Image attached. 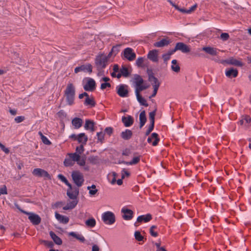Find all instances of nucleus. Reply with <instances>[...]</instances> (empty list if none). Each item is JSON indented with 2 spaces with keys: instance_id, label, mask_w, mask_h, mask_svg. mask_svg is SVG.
Masks as SVG:
<instances>
[{
  "instance_id": "53",
  "label": "nucleus",
  "mask_w": 251,
  "mask_h": 251,
  "mask_svg": "<svg viewBox=\"0 0 251 251\" xmlns=\"http://www.w3.org/2000/svg\"><path fill=\"white\" fill-rule=\"evenodd\" d=\"M229 37L228 34L226 32H222L220 36V38L223 41H226Z\"/></svg>"
},
{
  "instance_id": "44",
  "label": "nucleus",
  "mask_w": 251,
  "mask_h": 251,
  "mask_svg": "<svg viewBox=\"0 0 251 251\" xmlns=\"http://www.w3.org/2000/svg\"><path fill=\"white\" fill-rule=\"evenodd\" d=\"M149 80L150 82H153L154 84H152V85H157L158 84L159 87L160 86V83L159 82L158 79L154 75H151V76H150V78H149Z\"/></svg>"
},
{
  "instance_id": "24",
  "label": "nucleus",
  "mask_w": 251,
  "mask_h": 251,
  "mask_svg": "<svg viewBox=\"0 0 251 251\" xmlns=\"http://www.w3.org/2000/svg\"><path fill=\"white\" fill-rule=\"evenodd\" d=\"M140 125L139 127L141 128L146 124L147 122V117L146 112L145 110L142 111L139 115Z\"/></svg>"
},
{
  "instance_id": "54",
  "label": "nucleus",
  "mask_w": 251,
  "mask_h": 251,
  "mask_svg": "<svg viewBox=\"0 0 251 251\" xmlns=\"http://www.w3.org/2000/svg\"><path fill=\"white\" fill-rule=\"evenodd\" d=\"M57 177L65 184L68 182V180L67 179V178L62 174H59L57 176Z\"/></svg>"
},
{
  "instance_id": "16",
  "label": "nucleus",
  "mask_w": 251,
  "mask_h": 251,
  "mask_svg": "<svg viewBox=\"0 0 251 251\" xmlns=\"http://www.w3.org/2000/svg\"><path fill=\"white\" fill-rule=\"evenodd\" d=\"M154 139V141L152 143L153 146H156L158 145L160 138H159L158 134L155 132H153L151 134L150 137H149L147 141L149 143H151L152 141V139Z\"/></svg>"
},
{
  "instance_id": "22",
  "label": "nucleus",
  "mask_w": 251,
  "mask_h": 251,
  "mask_svg": "<svg viewBox=\"0 0 251 251\" xmlns=\"http://www.w3.org/2000/svg\"><path fill=\"white\" fill-rule=\"evenodd\" d=\"M77 199V198H76L75 199H72V201L68 202L66 206H64L63 209L65 210H67L74 208L78 202Z\"/></svg>"
},
{
  "instance_id": "37",
  "label": "nucleus",
  "mask_w": 251,
  "mask_h": 251,
  "mask_svg": "<svg viewBox=\"0 0 251 251\" xmlns=\"http://www.w3.org/2000/svg\"><path fill=\"white\" fill-rule=\"evenodd\" d=\"M156 111L157 108H156L153 111L149 113V120L150 122V124L154 125L155 116Z\"/></svg>"
},
{
  "instance_id": "14",
  "label": "nucleus",
  "mask_w": 251,
  "mask_h": 251,
  "mask_svg": "<svg viewBox=\"0 0 251 251\" xmlns=\"http://www.w3.org/2000/svg\"><path fill=\"white\" fill-rule=\"evenodd\" d=\"M176 50H180L183 53H188L190 51V48L188 46L182 42H178L176 45Z\"/></svg>"
},
{
  "instance_id": "55",
  "label": "nucleus",
  "mask_w": 251,
  "mask_h": 251,
  "mask_svg": "<svg viewBox=\"0 0 251 251\" xmlns=\"http://www.w3.org/2000/svg\"><path fill=\"white\" fill-rule=\"evenodd\" d=\"M154 126V125L150 124L149 128L145 133V136H148L151 133V132L153 130Z\"/></svg>"
},
{
  "instance_id": "33",
  "label": "nucleus",
  "mask_w": 251,
  "mask_h": 251,
  "mask_svg": "<svg viewBox=\"0 0 251 251\" xmlns=\"http://www.w3.org/2000/svg\"><path fill=\"white\" fill-rule=\"evenodd\" d=\"M120 72L125 77H128L130 75V72H129L128 69L124 65H123L120 70Z\"/></svg>"
},
{
  "instance_id": "64",
  "label": "nucleus",
  "mask_w": 251,
  "mask_h": 251,
  "mask_svg": "<svg viewBox=\"0 0 251 251\" xmlns=\"http://www.w3.org/2000/svg\"><path fill=\"white\" fill-rule=\"evenodd\" d=\"M244 120L246 121V123H251V118L248 115H245L244 116Z\"/></svg>"
},
{
  "instance_id": "13",
  "label": "nucleus",
  "mask_w": 251,
  "mask_h": 251,
  "mask_svg": "<svg viewBox=\"0 0 251 251\" xmlns=\"http://www.w3.org/2000/svg\"><path fill=\"white\" fill-rule=\"evenodd\" d=\"M152 219V216L151 214H147L146 215H142L138 216L137 218V222L135 223L134 226H138L137 223H141L142 222L147 223Z\"/></svg>"
},
{
  "instance_id": "23",
  "label": "nucleus",
  "mask_w": 251,
  "mask_h": 251,
  "mask_svg": "<svg viewBox=\"0 0 251 251\" xmlns=\"http://www.w3.org/2000/svg\"><path fill=\"white\" fill-rule=\"evenodd\" d=\"M55 217L61 223L66 224L69 222V218L68 217L60 215L57 212L55 213Z\"/></svg>"
},
{
  "instance_id": "29",
  "label": "nucleus",
  "mask_w": 251,
  "mask_h": 251,
  "mask_svg": "<svg viewBox=\"0 0 251 251\" xmlns=\"http://www.w3.org/2000/svg\"><path fill=\"white\" fill-rule=\"evenodd\" d=\"M135 89L139 87L141 84L144 83V80L141 75L138 74L134 75V76Z\"/></svg>"
},
{
  "instance_id": "60",
  "label": "nucleus",
  "mask_w": 251,
  "mask_h": 251,
  "mask_svg": "<svg viewBox=\"0 0 251 251\" xmlns=\"http://www.w3.org/2000/svg\"><path fill=\"white\" fill-rule=\"evenodd\" d=\"M106 87H111V84L108 82H104L101 84L100 89H105Z\"/></svg>"
},
{
  "instance_id": "42",
  "label": "nucleus",
  "mask_w": 251,
  "mask_h": 251,
  "mask_svg": "<svg viewBox=\"0 0 251 251\" xmlns=\"http://www.w3.org/2000/svg\"><path fill=\"white\" fill-rule=\"evenodd\" d=\"M99 157L98 156H90L88 158L89 162L93 164H96L98 162Z\"/></svg>"
},
{
  "instance_id": "59",
  "label": "nucleus",
  "mask_w": 251,
  "mask_h": 251,
  "mask_svg": "<svg viewBox=\"0 0 251 251\" xmlns=\"http://www.w3.org/2000/svg\"><path fill=\"white\" fill-rule=\"evenodd\" d=\"M7 188L5 185H3L2 187L0 188V196L1 195L7 194Z\"/></svg>"
},
{
  "instance_id": "51",
  "label": "nucleus",
  "mask_w": 251,
  "mask_h": 251,
  "mask_svg": "<svg viewBox=\"0 0 251 251\" xmlns=\"http://www.w3.org/2000/svg\"><path fill=\"white\" fill-rule=\"evenodd\" d=\"M42 142L47 145H50L51 144V142L45 136H42Z\"/></svg>"
},
{
  "instance_id": "63",
  "label": "nucleus",
  "mask_w": 251,
  "mask_h": 251,
  "mask_svg": "<svg viewBox=\"0 0 251 251\" xmlns=\"http://www.w3.org/2000/svg\"><path fill=\"white\" fill-rule=\"evenodd\" d=\"M162 58L164 60V61L165 62L170 59V55L168 53L163 54L162 55Z\"/></svg>"
},
{
  "instance_id": "43",
  "label": "nucleus",
  "mask_w": 251,
  "mask_h": 251,
  "mask_svg": "<svg viewBox=\"0 0 251 251\" xmlns=\"http://www.w3.org/2000/svg\"><path fill=\"white\" fill-rule=\"evenodd\" d=\"M157 228L156 226H152L150 228V233L153 237H157L158 236L157 232L154 231V229Z\"/></svg>"
},
{
  "instance_id": "6",
  "label": "nucleus",
  "mask_w": 251,
  "mask_h": 251,
  "mask_svg": "<svg viewBox=\"0 0 251 251\" xmlns=\"http://www.w3.org/2000/svg\"><path fill=\"white\" fill-rule=\"evenodd\" d=\"M34 176L38 177H43L45 179H51V176L45 170L40 168L34 169L32 172Z\"/></svg>"
},
{
  "instance_id": "32",
  "label": "nucleus",
  "mask_w": 251,
  "mask_h": 251,
  "mask_svg": "<svg viewBox=\"0 0 251 251\" xmlns=\"http://www.w3.org/2000/svg\"><path fill=\"white\" fill-rule=\"evenodd\" d=\"M68 235L69 236L74 237L76 239L79 240L82 243H84L85 241V239L83 236L79 234H77L75 232H70L69 233Z\"/></svg>"
},
{
  "instance_id": "4",
  "label": "nucleus",
  "mask_w": 251,
  "mask_h": 251,
  "mask_svg": "<svg viewBox=\"0 0 251 251\" xmlns=\"http://www.w3.org/2000/svg\"><path fill=\"white\" fill-rule=\"evenodd\" d=\"M66 185L68 187L66 194L70 199H75L79 195V191L78 187L73 188L72 184L68 181Z\"/></svg>"
},
{
  "instance_id": "8",
  "label": "nucleus",
  "mask_w": 251,
  "mask_h": 251,
  "mask_svg": "<svg viewBox=\"0 0 251 251\" xmlns=\"http://www.w3.org/2000/svg\"><path fill=\"white\" fill-rule=\"evenodd\" d=\"M25 215L28 216V219L33 225H38L41 223V218L38 214L27 212Z\"/></svg>"
},
{
  "instance_id": "50",
  "label": "nucleus",
  "mask_w": 251,
  "mask_h": 251,
  "mask_svg": "<svg viewBox=\"0 0 251 251\" xmlns=\"http://www.w3.org/2000/svg\"><path fill=\"white\" fill-rule=\"evenodd\" d=\"M97 136H98V140L102 143L104 140V134L102 132H100L97 133Z\"/></svg>"
},
{
  "instance_id": "1",
  "label": "nucleus",
  "mask_w": 251,
  "mask_h": 251,
  "mask_svg": "<svg viewBox=\"0 0 251 251\" xmlns=\"http://www.w3.org/2000/svg\"><path fill=\"white\" fill-rule=\"evenodd\" d=\"M75 87L73 83L68 84L66 89L65 90V95L67 104L72 105L74 103L75 96Z\"/></svg>"
},
{
  "instance_id": "61",
  "label": "nucleus",
  "mask_w": 251,
  "mask_h": 251,
  "mask_svg": "<svg viewBox=\"0 0 251 251\" xmlns=\"http://www.w3.org/2000/svg\"><path fill=\"white\" fill-rule=\"evenodd\" d=\"M24 116H18L15 118V121L17 123H20L25 120Z\"/></svg>"
},
{
  "instance_id": "31",
  "label": "nucleus",
  "mask_w": 251,
  "mask_h": 251,
  "mask_svg": "<svg viewBox=\"0 0 251 251\" xmlns=\"http://www.w3.org/2000/svg\"><path fill=\"white\" fill-rule=\"evenodd\" d=\"M135 95L136 96L137 100L141 105L146 107L149 105L148 103L147 102L146 99L144 98L140 94L135 93Z\"/></svg>"
},
{
  "instance_id": "48",
  "label": "nucleus",
  "mask_w": 251,
  "mask_h": 251,
  "mask_svg": "<svg viewBox=\"0 0 251 251\" xmlns=\"http://www.w3.org/2000/svg\"><path fill=\"white\" fill-rule=\"evenodd\" d=\"M84 145L81 144L79 146L76 147L75 149L76 152H77L79 154H80L82 153H83V152L84 151Z\"/></svg>"
},
{
  "instance_id": "12",
  "label": "nucleus",
  "mask_w": 251,
  "mask_h": 251,
  "mask_svg": "<svg viewBox=\"0 0 251 251\" xmlns=\"http://www.w3.org/2000/svg\"><path fill=\"white\" fill-rule=\"evenodd\" d=\"M75 73H78L79 72H88L89 73L92 72V66L91 64L88 63L86 65H82L77 67L75 69Z\"/></svg>"
},
{
  "instance_id": "36",
  "label": "nucleus",
  "mask_w": 251,
  "mask_h": 251,
  "mask_svg": "<svg viewBox=\"0 0 251 251\" xmlns=\"http://www.w3.org/2000/svg\"><path fill=\"white\" fill-rule=\"evenodd\" d=\"M96 222L94 218H91L85 221L86 225L89 227H93L96 226Z\"/></svg>"
},
{
  "instance_id": "2",
  "label": "nucleus",
  "mask_w": 251,
  "mask_h": 251,
  "mask_svg": "<svg viewBox=\"0 0 251 251\" xmlns=\"http://www.w3.org/2000/svg\"><path fill=\"white\" fill-rule=\"evenodd\" d=\"M107 63L106 55L104 54H100L96 56L95 64L97 70H103L107 65Z\"/></svg>"
},
{
  "instance_id": "38",
  "label": "nucleus",
  "mask_w": 251,
  "mask_h": 251,
  "mask_svg": "<svg viewBox=\"0 0 251 251\" xmlns=\"http://www.w3.org/2000/svg\"><path fill=\"white\" fill-rule=\"evenodd\" d=\"M84 104L86 105H90L91 107H94L96 105V102L93 99H90L88 97L86 98Z\"/></svg>"
},
{
  "instance_id": "45",
  "label": "nucleus",
  "mask_w": 251,
  "mask_h": 251,
  "mask_svg": "<svg viewBox=\"0 0 251 251\" xmlns=\"http://www.w3.org/2000/svg\"><path fill=\"white\" fill-rule=\"evenodd\" d=\"M144 61V58L142 57H140L137 58L136 61V65L138 67H144L143 63Z\"/></svg>"
},
{
  "instance_id": "58",
  "label": "nucleus",
  "mask_w": 251,
  "mask_h": 251,
  "mask_svg": "<svg viewBox=\"0 0 251 251\" xmlns=\"http://www.w3.org/2000/svg\"><path fill=\"white\" fill-rule=\"evenodd\" d=\"M171 69L172 70L176 72V73H178L180 72V68L178 64L175 65H172L171 66Z\"/></svg>"
},
{
  "instance_id": "25",
  "label": "nucleus",
  "mask_w": 251,
  "mask_h": 251,
  "mask_svg": "<svg viewBox=\"0 0 251 251\" xmlns=\"http://www.w3.org/2000/svg\"><path fill=\"white\" fill-rule=\"evenodd\" d=\"M132 134L131 130L126 129L125 131L122 132L121 137L125 140H128L131 138Z\"/></svg>"
},
{
  "instance_id": "39",
  "label": "nucleus",
  "mask_w": 251,
  "mask_h": 251,
  "mask_svg": "<svg viewBox=\"0 0 251 251\" xmlns=\"http://www.w3.org/2000/svg\"><path fill=\"white\" fill-rule=\"evenodd\" d=\"M134 237L135 240L137 241H144V237L141 235V232L139 231H136L134 232Z\"/></svg>"
},
{
  "instance_id": "3",
  "label": "nucleus",
  "mask_w": 251,
  "mask_h": 251,
  "mask_svg": "<svg viewBox=\"0 0 251 251\" xmlns=\"http://www.w3.org/2000/svg\"><path fill=\"white\" fill-rule=\"evenodd\" d=\"M74 183L78 188L81 187L84 181V179L82 174L78 171H74L71 175Z\"/></svg>"
},
{
  "instance_id": "10",
  "label": "nucleus",
  "mask_w": 251,
  "mask_h": 251,
  "mask_svg": "<svg viewBox=\"0 0 251 251\" xmlns=\"http://www.w3.org/2000/svg\"><path fill=\"white\" fill-rule=\"evenodd\" d=\"M96 83L92 78H88L86 84L83 86L84 89L86 91L92 92L96 89Z\"/></svg>"
},
{
  "instance_id": "11",
  "label": "nucleus",
  "mask_w": 251,
  "mask_h": 251,
  "mask_svg": "<svg viewBox=\"0 0 251 251\" xmlns=\"http://www.w3.org/2000/svg\"><path fill=\"white\" fill-rule=\"evenodd\" d=\"M121 212L123 214L122 218L125 220H130L133 217V212L131 209L123 207L121 210Z\"/></svg>"
},
{
  "instance_id": "19",
  "label": "nucleus",
  "mask_w": 251,
  "mask_h": 251,
  "mask_svg": "<svg viewBox=\"0 0 251 251\" xmlns=\"http://www.w3.org/2000/svg\"><path fill=\"white\" fill-rule=\"evenodd\" d=\"M122 121L126 127L131 126L134 122L133 117L129 115L127 117L123 116L122 118Z\"/></svg>"
},
{
  "instance_id": "20",
  "label": "nucleus",
  "mask_w": 251,
  "mask_h": 251,
  "mask_svg": "<svg viewBox=\"0 0 251 251\" xmlns=\"http://www.w3.org/2000/svg\"><path fill=\"white\" fill-rule=\"evenodd\" d=\"M95 123L91 120H86L84 128L86 130H90L91 132H94L96 129L95 128Z\"/></svg>"
},
{
  "instance_id": "5",
  "label": "nucleus",
  "mask_w": 251,
  "mask_h": 251,
  "mask_svg": "<svg viewBox=\"0 0 251 251\" xmlns=\"http://www.w3.org/2000/svg\"><path fill=\"white\" fill-rule=\"evenodd\" d=\"M103 222L107 225H112L115 222V216L114 214L111 211H106L102 214Z\"/></svg>"
},
{
  "instance_id": "18",
  "label": "nucleus",
  "mask_w": 251,
  "mask_h": 251,
  "mask_svg": "<svg viewBox=\"0 0 251 251\" xmlns=\"http://www.w3.org/2000/svg\"><path fill=\"white\" fill-rule=\"evenodd\" d=\"M157 52L156 50H150L147 55L148 58L153 62H157L158 61Z\"/></svg>"
},
{
  "instance_id": "62",
  "label": "nucleus",
  "mask_w": 251,
  "mask_h": 251,
  "mask_svg": "<svg viewBox=\"0 0 251 251\" xmlns=\"http://www.w3.org/2000/svg\"><path fill=\"white\" fill-rule=\"evenodd\" d=\"M176 9L178 11H179L180 12H182L183 13H187V14H188V9H185V8H180L178 5L176 7Z\"/></svg>"
},
{
  "instance_id": "47",
  "label": "nucleus",
  "mask_w": 251,
  "mask_h": 251,
  "mask_svg": "<svg viewBox=\"0 0 251 251\" xmlns=\"http://www.w3.org/2000/svg\"><path fill=\"white\" fill-rule=\"evenodd\" d=\"M153 93H152V95L149 97V99H151V98L154 97L156 96V95L157 93V91L159 88L158 84L157 85H153Z\"/></svg>"
},
{
  "instance_id": "40",
  "label": "nucleus",
  "mask_w": 251,
  "mask_h": 251,
  "mask_svg": "<svg viewBox=\"0 0 251 251\" xmlns=\"http://www.w3.org/2000/svg\"><path fill=\"white\" fill-rule=\"evenodd\" d=\"M141 155H139L138 156L134 157L132 159L128 162V165H133L137 164L140 160Z\"/></svg>"
},
{
  "instance_id": "17",
  "label": "nucleus",
  "mask_w": 251,
  "mask_h": 251,
  "mask_svg": "<svg viewBox=\"0 0 251 251\" xmlns=\"http://www.w3.org/2000/svg\"><path fill=\"white\" fill-rule=\"evenodd\" d=\"M225 62L228 64L233 65L236 66L242 67L243 66L242 62L233 58V57H231L227 60H223L221 62L222 63H224Z\"/></svg>"
},
{
  "instance_id": "30",
  "label": "nucleus",
  "mask_w": 251,
  "mask_h": 251,
  "mask_svg": "<svg viewBox=\"0 0 251 251\" xmlns=\"http://www.w3.org/2000/svg\"><path fill=\"white\" fill-rule=\"evenodd\" d=\"M170 43V41L167 40V38H163L160 41L155 42L154 46L156 47L160 48L167 46Z\"/></svg>"
},
{
  "instance_id": "15",
  "label": "nucleus",
  "mask_w": 251,
  "mask_h": 251,
  "mask_svg": "<svg viewBox=\"0 0 251 251\" xmlns=\"http://www.w3.org/2000/svg\"><path fill=\"white\" fill-rule=\"evenodd\" d=\"M225 74L228 78H232L237 76L238 71L234 68H229L226 70Z\"/></svg>"
},
{
  "instance_id": "27",
  "label": "nucleus",
  "mask_w": 251,
  "mask_h": 251,
  "mask_svg": "<svg viewBox=\"0 0 251 251\" xmlns=\"http://www.w3.org/2000/svg\"><path fill=\"white\" fill-rule=\"evenodd\" d=\"M72 124L74 126L75 128L78 129L82 126L83 121L79 118L75 117L72 120Z\"/></svg>"
},
{
  "instance_id": "9",
  "label": "nucleus",
  "mask_w": 251,
  "mask_h": 251,
  "mask_svg": "<svg viewBox=\"0 0 251 251\" xmlns=\"http://www.w3.org/2000/svg\"><path fill=\"white\" fill-rule=\"evenodd\" d=\"M123 54L124 57L130 61L133 60L136 58L135 53L130 48H126L123 51Z\"/></svg>"
},
{
  "instance_id": "52",
  "label": "nucleus",
  "mask_w": 251,
  "mask_h": 251,
  "mask_svg": "<svg viewBox=\"0 0 251 251\" xmlns=\"http://www.w3.org/2000/svg\"><path fill=\"white\" fill-rule=\"evenodd\" d=\"M85 159H86L85 156H82V157H81V158L80 159L79 161H77L76 162L77 164H78L79 165L81 166H85Z\"/></svg>"
},
{
  "instance_id": "46",
  "label": "nucleus",
  "mask_w": 251,
  "mask_h": 251,
  "mask_svg": "<svg viewBox=\"0 0 251 251\" xmlns=\"http://www.w3.org/2000/svg\"><path fill=\"white\" fill-rule=\"evenodd\" d=\"M121 46V45H117L112 48L111 50L114 53V56H116V55L119 52Z\"/></svg>"
},
{
  "instance_id": "35",
  "label": "nucleus",
  "mask_w": 251,
  "mask_h": 251,
  "mask_svg": "<svg viewBox=\"0 0 251 251\" xmlns=\"http://www.w3.org/2000/svg\"><path fill=\"white\" fill-rule=\"evenodd\" d=\"M68 155L71 158L73 161L77 162V161H79L80 159L81 158L80 154L76 152L75 153H68Z\"/></svg>"
},
{
  "instance_id": "7",
  "label": "nucleus",
  "mask_w": 251,
  "mask_h": 251,
  "mask_svg": "<svg viewBox=\"0 0 251 251\" xmlns=\"http://www.w3.org/2000/svg\"><path fill=\"white\" fill-rule=\"evenodd\" d=\"M128 86L126 84H120L116 87L117 93L121 97H127L128 95Z\"/></svg>"
},
{
  "instance_id": "57",
  "label": "nucleus",
  "mask_w": 251,
  "mask_h": 251,
  "mask_svg": "<svg viewBox=\"0 0 251 251\" xmlns=\"http://www.w3.org/2000/svg\"><path fill=\"white\" fill-rule=\"evenodd\" d=\"M131 153V150L128 148H126L123 151L122 155L124 156H129Z\"/></svg>"
},
{
  "instance_id": "26",
  "label": "nucleus",
  "mask_w": 251,
  "mask_h": 251,
  "mask_svg": "<svg viewBox=\"0 0 251 251\" xmlns=\"http://www.w3.org/2000/svg\"><path fill=\"white\" fill-rule=\"evenodd\" d=\"M76 141L81 144L86 145L88 141V137L84 133H81L77 135Z\"/></svg>"
},
{
  "instance_id": "21",
  "label": "nucleus",
  "mask_w": 251,
  "mask_h": 251,
  "mask_svg": "<svg viewBox=\"0 0 251 251\" xmlns=\"http://www.w3.org/2000/svg\"><path fill=\"white\" fill-rule=\"evenodd\" d=\"M201 50L205 51L207 54L214 56L217 55V49L211 47L205 46L201 49Z\"/></svg>"
},
{
  "instance_id": "49",
  "label": "nucleus",
  "mask_w": 251,
  "mask_h": 251,
  "mask_svg": "<svg viewBox=\"0 0 251 251\" xmlns=\"http://www.w3.org/2000/svg\"><path fill=\"white\" fill-rule=\"evenodd\" d=\"M41 243H44V245L49 248H52L54 246V244L52 242L49 241L47 240H41Z\"/></svg>"
},
{
  "instance_id": "56",
  "label": "nucleus",
  "mask_w": 251,
  "mask_h": 251,
  "mask_svg": "<svg viewBox=\"0 0 251 251\" xmlns=\"http://www.w3.org/2000/svg\"><path fill=\"white\" fill-rule=\"evenodd\" d=\"M113 132V129L111 127H106L104 129V132L110 136Z\"/></svg>"
},
{
  "instance_id": "28",
  "label": "nucleus",
  "mask_w": 251,
  "mask_h": 251,
  "mask_svg": "<svg viewBox=\"0 0 251 251\" xmlns=\"http://www.w3.org/2000/svg\"><path fill=\"white\" fill-rule=\"evenodd\" d=\"M50 235L51 239L53 240V242L56 245H60L62 244V241L61 239L57 236L52 231H50Z\"/></svg>"
},
{
  "instance_id": "41",
  "label": "nucleus",
  "mask_w": 251,
  "mask_h": 251,
  "mask_svg": "<svg viewBox=\"0 0 251 251\" xmlns=\"http://www.w3.org/2000/svg\"><path fill=\"white\" fill-rule=\"evenodd\" d=\"M63 163L65 167L72 166L74 164V163L70 157L69 158H65Z\"/></svg>"
},
{
  "instance_id": "34",
  "label": "nucleus",
  "mask_w": 251,
  "mask_h": 251,
  "mask_svg": "<svg viewBox=\"0 0 251 251\" xmlns=\"http://www.w3.org/2000/svg\"><path fill=\"white\" fill-rule=\"evenodd\" d=\"M150 87L149 84L142 83L135 90V93H139L142 91L148 89Z\"/></svg>"
}]
</instances>
